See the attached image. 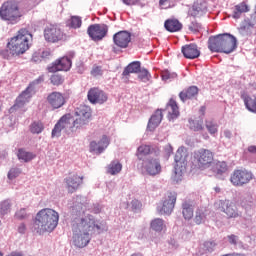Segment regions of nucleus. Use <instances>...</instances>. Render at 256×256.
<instances>
[{
  "mask_svg": "<svg viewBox=\"0 0 256 256\" xmlns=\"http://www.w3.org/2000/svg\"><path fill=\"white\" fill-rule=\"evenodd\" d=\"M84 200L85 198L78 196L71 210L72 243L78 249L87 247L94 233L99 234L107 231V223L105 221L97 220L91 214H85Z\"/></svg>",
  "mask_w": 256,
  "mask_h": 256,
  "instance_id": "1",
  "label": "nucleus"
},
{
  "mask_svg": "<svg viewBox=\"0 0 256 256\" xmlns=\"http://www.w3.org/2000/svg\"><path fill=\"white\" fill-rule=\"evenodd\" d=\"M75 115L77 117L75 120L70 115H64L58 120L52 129V139H59L62 131H77V129H82L88 125L91 121V107L81 105L75 110Z\"/></svg>",
  "mask_w": 256,
  "mask_h": 256,
  "instance_id": "2",
  "label": "nucleus"
},
{
  "mask_svg": "<svg viewBox=\"0 0 256 256\" xmlns=\"http://www.w3.org/2000/svg\"><path fill=\"white\" fill-rule=\"evenodd\" d=\"M33 39V35L27 29H20L16 36L10 39L7 49L1 50L0 55L4 59L11 57H19L29 51V42Z\"/></svg>",
  "mask_w": 256,
  "mask_h": 256,
  "instance_id": "3",
  "label": "nucleus"
},
{
  "mask_svg": "<svg viewBox=\"0 0 256 256\" xmlns=\"http://www.w3.org/2000/svg\"><path fill=\"white\" fill-rule=\"evenodd\" d=\"M59 225V213L51 208L40 210L35 217L34 229L39 235L55 231Z\"/></svg>",
  "mask_w": 256,
  "mask_h": 256,
  "instance_id": "4",
  "label": "nucleus"
},
{
  "mask_svg": "<svg viewBox=\"0 0 256 256\" xmlns=\"http://www.w3.org/2000/svg\"><path fill=\"white\" fill-rule=\"evenodd\" d=\"M208 48L213 53H233L237 49V38L225 33L216 36H211L208 40Z\"/></svg>",
  "mask_w": 256,
  "mask_h": 256,
  "instance_id": "5",
  "label": "nucleus"
},
{
  "mask_svg": "<svg viewBox=\"0 0 256 256\" xmlns=\"http://www.w3.org/2000/svg\"><path fill=\"white\" fill-rule=\"evenodd\" d=\"M21 0H10L2 4L0 8V17L3 21H8L11 25H15L21 21L23 13L19 9Z\"/></svg>",
  "mask_w": 256,
  "mask_h": 256,
  "instance_id": "6",
  "label": "nucleus"
},
{
  "mask_svg": "<svg viewBox=\"0 0 256 256\" xmlns=\"http://www.w3.org/2000/svg\"><path fill=\"white\" fill-rule=\"evenodd\" d=\"M187 157H189V154H187V148L183 146L178 148L174 158L176 166L174 168V175L172 177L175 183H179V181H183V173H185V166L187 165Z\"/></svg>",
  "mask_w": 256,
  "mask_h": 256,
  "instance_id": "7",
  "label": "nucleus"
},
{
  "mask_svg": "<svg viewBox=\"0 0 256 256\" xmlns=\"http://www.w3.org/2000/svg\"><path fill=\"white\" fill-rule=\"evenodd\" d=\"M194 163L198 169H209L213 165V152L207 149L194 152Z\"/></svg>",
  "mask_w": 256,
  "mask_h": 256,
  "instance_id": "8",
  "label": "nucleus"
},
{
  "mask_svg": "<svg viewBox=\"0 0 256 256\" xmlns=\"http://www.w3.org/2000/svg\"><path fill=\"white\" fill-rule=\"evenodd\" d=\"M215 205L218 211L225 213L228 219H237V217H241V212L237 210V206L229 200H219Z\"/></svg>",
  "mask_w": 256,
  "mask_h": 256,
  "instance_id": "9",
  "label": "nucleus"
},
{
  "mask_svg": "<svg viewBox=\"0 0 256 256\" xmlns=\"http://www.w3.org/2000/svg\"><path fill=\"white\" fill-rule=\"evenodd\" d=\"M142 170L152 177L161 173V161L159 158L148 156L142 161Z\"/></svg>",
  "mask_w": 256,
  "mask_h": 256,
  "instance_id": "10",
  "label": "nucleus"
},
{
  "mask_svg": "<svg viewBox=\"0 0 256 256\" xmlns=\"http://www.w3.org/2000/svg\"><path fill=\"white\" fill-rule=\"evenodd\" d=\"M251 179H253V173L247 170H235L230 177V181L235 187H243V185H247Z\"/></svg>",
  "mask_w": 256,
  "mask_h": 256,
  "instance_id": "11",
  "label": "nucleus"
},
{
  "mask_svg": "<svg viewBox=\"0 0 256 256\" xmlns=\"http://www.w3.org/2000/svg\"><path fill=\"white\" fill-rule=\"evenodd\" d=\"M63 31L57 25L49 24L44 29V38L48 43H58L63 39Z\"/></svg>",
  "mask_w": 256,
  "mask_h": 256,
  "instance_id": "12",
  "label": "nucleus"
},
{
  "mask_svg": "<svg viewBox=\"0 0 256 256\" xmlns=\"http://www.w3.org/2000/svg\"><path fill=\"white\" fill-rule=\"evenodd\" d=\"M107 31H109V28L105 24H92L87 29L92 41H101L107 35Z\"/></svg>",
  "mask_w": 256,
  "mask_h": 256,
  "instance_id": "13",
  "label": "nucleus"
},
{
  "mask_svg": "<svg viewBox=\"0 0 256 256\" xmlns=\"http://www.w3.org/2000/svg\"><path fill=\"white\" fill-rule=\"evenodd\" d=\"M175 203H177V196L169 194L162 202V205L157 207V211L160 215H171L173 209H175Z\"/></svg>",
  "mask_w": 256,
  "mask_h": 256,
  "instance_id": "14",
  "label": "nucleus"
},
{
  "mask_svg": "<svg viewBox=\"0 0 256 256\" xmlns=\"http://www.w3.org/2000/svg\"><path fill=\"white\" fill-rule=\"evenodd\" d=\"M71 65H73L71 58L64 56L52 63V65L48 67V71L49 73H57V71H69V69H71Z\"/></svg>",
  "mask_w": 256,
  "mask_h": 256,
  "instance_id": "15",
  "label": "nucleus"
},
{
  "mask_svg": "<svg viewBox=\"0 0 256 256\" xmlns=\"http://www.w3.org/2000/svg\"><path fill=\"white\" fill-rule=\"evenodd\" d=\"M88 101L92 105H103L107 101V94L99 88H92L88 91Z\"/></svg>",
  "mask_w": 256,
  "mask_h": 256,
  "instance_id": "16",
  "label": "nucleus"
},
{
  "mask_svg": "<svg viewBox=\"0 0 256 256\" xmlns=\"http://www.w3.org/2000/svg\"><path fill=\"white\" fill-rule=\"evenodd\" d=\"M113 42L117 47L127 49V47H129V43H131V33L128 31H120L114 34Z\"/></svg>",
  "mask_w": 256,
  "mask_h": 256,
  "instance_id": "17",
  "label": "nucleus"
},
{
  "mask_svg": "<svg viewBox=\"0 0 256 256\" xmlns=\"http://www.w3.org/2000/svg\"><path fill=\"white\" fill-rule=\"evenodd\" d=\"M47 102L52 109H61L65 105V96L61 92H51L47 96Z\"/></svg>",
  "mask_w": 256,
  "mask_h": 256,
  "instance_id": "18",
  "label": "nucleus"
},
{
  "mask_svg": "<svg viewBox=\"0 0 256 256\" xmlns=\"http://www.w3.org/2000/svg\"><path fill=\"white\" fill-rule=\"evenodd\" d=\"M188 13L191 17H203L207 13V2L197 0Z\"/></svg>",
  "mask_w": 256,
  "mask_h": 256,
  "instance_id": "19",
  "label": "nucleus"
},
{
  "mask_svg": "<svg viewBox=\"0 0 256 256\" xmlns=\"http://www.w3.org/2000/svg\"><path fill=\"white\" fill-rule=\"evenodd\" d=\"M107 147H109V138L106 135L102 136L98 142H90V151L96 153L97 155H101V153H103Z\"/></svg>",
  "mask_w": 256,
  "mask_h": 256,
  "instance_id": "20",
  "label": "nucleus"
},
{
  "mask_svg": "<svg viewBox=\"0 0 256 256\" xmlns=\"http://www.w3.org/2000/svg\"><path fill=\"white\" fill-rule=\"evenodd\" d=\"M66 187L69 193H75L79 189V185L83 183V177L73 175L65 179Z\"/></svg>",
  "mask_w": 256,
  "mask_h": 256,
  "instance_id": "21",
  "label": "nucleus"
},
{
  "mask_svg": "<svg viewBox=\"0 0 256 256\" xmlns=\"http://www.w3.org/2000/svg\"><path fill=\"white\" fill-rule=\"evenodd\" d=\"M182 53L186 59H197L201 55V51L197 44H188L182 47Z\"/></svg>",
  "mask_w": 256,
  "mask_h": 256,
  "instance_id": "22",
  "label": "nucleus"
},
{
  "mask_svg": "<svg viewBox=\"0 0 256 256\" xmlns=\"http://www.w3.org/2000/svg\"><path fill=\"white\" fill-rule=\"evenodd\" d=\"M164 111H166L168 114L167 117L170 121H173L179 117V106H177V102H175L173 99L169 100Z\"/></svg>",
  "mask_w": 256,
  "mask_h": 256,
  "instance_id": "23",
  "label": "nucleus"
},
{
  "mask_svg": "<svg viewBox=\"0 0 256 256\" xmlns=\"http://www.w3.org/2000/svg\"><path fill=\"white\" fill-rule=\"evenodd\" d=\"M161 121H163V111L158 109L148 121V131H153L154 129H157V127H159V125L161 124Z\"/></svg>",
  "mask_w": 256,
  "mask_h": 256,
  "instance_id": "24",
  "label": "nucleus"
},
{
  "mask_svg": "<svg viewBox=\"0 0 256 256\" xmlns=\"http://www.w3.org/2000/svg\"><path fill=\"white\" fill-rule=\"evenodd\" d=\"M33 93V87L28 86L26 90H24L19 97L16 99V103L13 106L14 109L17 107H23L25 103H29V99H31V94Z\"/></svg>",
  "mask_w": 256,
  "mask_h": 256,
  "instance_id": "25",
  "label": "nucleus"
},
{
  "mask_svg": "<svg viewBox=\"0 0 256 256\" xmlns=\"http://www.w3.org/2000/svg\"><path fill=\"white\" fill-rule=\"evenodd\" d=\"M164 27L166 31H169L170 33H177V31L183 29V24H181L179 20L172 18L165 21Z\"/></svg>",
  "mask_w": 256,
  "mask_h": 256,
  "instance_id": "26",
  "label": "nucleus"
},
{
  "mask_svg": "<svg viewBox=\"0 0 256 256\" xmlns=\"http://www.w3.org/2000/svg\"><path fill=\"white\" fill-rule=\"evenodd\" d=\"M199 93V88L197 86H190L186 90H183L182 92L179 93V98L183 103L187 101V99H193V97L197 96Z\"/></svg>",
  "mask_w": 256,
  "mask_h": 256,
  "instance_id": "27",
  "label": "nucleus"
},
{
  "mask_svg": "<svg viewBox=\"0 0 256 256\" xmlns=\"http://www.w3.org/2000/svg\"><path fill=\"white\" fill-rule=\"evenodd\" d=\"M241 99L244 101V105L248 111L251 113H256V96L254 98H251L247 95V93L243 92L241 94Z\"/></svg>",
  "mask_w": 256,
  "mask_h": 256,
  "instance_id": "28",
  "label": "nucleus"
},
{
  "mask_svg": "<svg viewBox=\"0 0 256 256\" xmlns=\"http://www.w3.org/2000/svg\"><path fill=\"white\" fill-rule=\"evenodd\" d=\"M249 11L250 8L249 5H247V2L239 3L234 7L232 17L233 19H241V15H243V13H249Z\"/></svg>",
  "mask_w": 256,
  "mask_h": 256,
  "instance_id": "29",
  "label": "nucleus"
},
{
  "mask_svg": "<svg viewBox=\"0 0 256 256\" xmlns=\"http://www.w3.org/2000/svg\"><path fill=\"white\" fill-rule=\"evenodd\" d=\"M253 31H255V25L247 21H245L239 28V33L242 37H251Z\"/></svg>",
  "mask_w": 256,
  "mask_h": 256,
  "instance_id": "30",
  "label": "nucleus"
},
{
  "mask_svg": "<svg viewBox=\"0 0 256 256\" xmlns=\"http://www.w3.org/2000/svg\"><path fill=\"white\" fill-rule=\"evenodd\" d=\"M17 157L21 163H29V161L35 159V154H33V152H28L25 149H19Z\"/></svg>",
  "mask_w": 256,
  "mask_h": 256,
  "instance_id": "31",
  "label": "nucleus"
},
{
  "mask_svg": "<svg viewBox=\"0 0 256 256\" xmlns=\"http://www.w3.org/2000/svg\"><path fill=\"white\" fill-rule=\"evenodd\" d=\"M141 71V62L140 61H134L131 62L123 71L122 75L124 77H127L130 73H139Z\"/></svg>",
  "mask_w": 256,
  "mask_h": 256,
  "instance_id": "32",
  "label": "nucleus"
},
{
  "mask_svg": "<svg viewBox=\"0 0 256 256\" xmlns=\"http://www.w3.org/2000/svg\"><path fill=\"white\" fill-rule=\"evenodd\" d=\"M182 215L184 219L189 221L190 219H193V205H191L189 202L185 201L182 203Z\"/></svg>",
  "mask_w": 256,
  "mask_h": 256,
  "instance_id": "33",
  "label": "nucleus"
},
{
  "mask_svg": "<svg viewBox=\"0 0 256 256\" xmlns=\"http://www.w3.org/2000/svg\"><path fill=\"white\" fill-rule=\"evenodd\" d=\"M123 169V165L119 163L118 160H113L107 168V173L110 175H117L121 173V170Z\"/></svg>",
  "mask_w": 256,
  "mask_h": 256,
  "instance_id": "34",
  "label": "nucleus"
},
{
  "mask_svg": "<svg viewBox=\"0 0 256 256\" xmlns=\"http://www.w3.org/2000/svg\"><path fill=\"white\" fill-rule=\"evenodd\" d=\"M149 153H151V146L149 145H141L137 149V157L139 161H143L146 157H149Z\"/></svg>",
  "mask_w": 256,
  "mask_h": 256,
  "instance_id": "35",
  "label": "nucleus"
},
{
  "mask_svg": "<svg viewBox=\"0 0 256 256\" xmlns=\"http://www.w3.org/2000/svg\"><path fill=\"white\" fill-rule=\"evenodd\" d=\"M207 219V210L200 208L196 210L194 222L196 225H201Z\"/></svg>",
  "mask_w": 256,
  "mask_h": 256,
  "instance_id": "36",
  "label": "nucleus"
},
{
  "mask_svg": "<svg viewBox=\"0 0 256 256\" xmlns=\"http://www.w3.org/2000/svg\"><path fill=\"white\" fill-rule=\"evenodd\" d=\"M188 123L191 131H203V118L189 119Z\"/></svg>",
  "mask_w": 256,
  "mask_h": 256,
  "instance_id": "37",
  "label": "nucleus"
},
{
  "mask_svg": "<svg viewBox=\"0 0 256 256\" xmlns=\"http://www.w3.org/2000/svg\"><path fill=\"white\" fill-rule=\"evenodd\" d=\"M150 227L153 231L160 233V231H163L165 227V221H163V219L156 218L151 221Z\"/></svg>",
  "mask_w": 256,
  "mask_h": 256,
  "instance_id": "38",
  "label": "nucleus"
},
{
  "mask_svg": "<svg viewBox=\"0 0 256 256\" xmlns=\"http://www.w3.org/2000/svg\"><path fill=\"white\" fill-rule=\"evenodd\" d=\"M205 127L210 135H215V133L219 131V125L217 122H215V120H206Z\"/></svg>",
  "mask_w": 256,
  "mask_h": 256,
  "instance_id": "39",
  "label": "nucleus"
},
{
  "mask_svg": "<svg viewBox=\"0 0 256 256\" xmlns=\"http://www.w3.org/2000/svg\"><path fill=\"white\" fill-rule=\"evenodd\" d=\"M43 129H45V126L43 125V122L40 121H35L30 125V132L34 135L43 133Z\"/></svg>",
  "mask_w": 256,
  "mask_h": 256,
  "instance_id": "40",
  "label": "nucleus"
},
{
  "mask_svg": "<svg viewBox=\"0 0 256 256\" xmlns=\"http://www.w3.org/2000/svg\"><path fill=\"white\" fill-rule=\"evenodd\" d=\"M218 246H219V243H217V241L209 240L204 242L203 249L205 253H213V251H215Z\"/></svg>",
  "mask_w": 256,
  "mask_h": 256,
  "instance_id": "41",
  "label": "nucleus"
},
{
  "mask_svg": "<svg viewBox=\"0 0 256 256\" xmlns=\"http://www.w3.org/2000/svg\"><path fill=\"white\" fill-rule=\"evenodd\" d=\"M12 205L10 199L2 201L0 203V215H7V213H10Z\"/></svg>",
  "mask_w": 256,
  "mask_h": 256,
  "instance_id": "42",
  "label": "nucleus"
},
{
  "mask_svg": "<svg viewBox=\"0 0 256 256\" xmlns=\"http://www.w3.org/2000/svg\"><path fill=\"white\" fill-rule=\"evenodd\" d=\"M138 79L142 81L143 83H147L151 79V73H149V70L145 68H140L138 71Z\"/></svg>",
  "mask_w": 256,
  "mask_h": 256,
  "instance_id": "43",
  "label": "nucleus"
},
{
  "mask_svg": "<svg viewBox=\"0 0 256 256\" xmlns=\"http://www.w3.org/2000/svg\"><path fill=\"white\" fill-rule=\"evenodd\" d=\"M15 218L19 221H23V219H29V212H27V208H20L15 213Z\"/></svg>",
  "mask_w": 256,
  "mask_h": 256,
  "instance_id": "44",
  "label": "nucleus"
},
{
  "mask_svg": "<svg viewBox=\"0 0 256 256\" xmlns=\"http://www.w3.org/2000/svg\"><path fill=\"white\" fill-rule=\"evenodd\" d=\"M241 205H242L243 209H245L246 211H249V209H251V207H253V205H254L253 197L248 196V197L244 198L241 201Z\"/></svg>",
  "mask_w": 256,
  "mask_h": 256,
  "instance_id": "45",
  "label": "nucleus"
},
{
  "mask_svg": "<svg viewBox=\"0 0 256 256\" xmlns=\"http://www.w3.org/2000/svg\"><path fill=\"white\" fill-rule=\"evenodd\" d=\"M82 21L79 16H72L70 20V27L73 29H79L81 27Z\"/></svg>",
  "mask_w": 256,
  "mask_h": 256,
  "instance_id": "46",
  "label": "nucleus"
},
{
  "mask_svg": "<svg viewBox=\"0 0 256 256\" xmlns=\"http://www.w3.org/2000/svg\"><path fill=\"white\" fill-rule=\"evenodd\" d=\"M227 171V163L225 162H218L216 163V173L218 175H223Z\"/></svg>",
  "mask_w": 256,
  "mask_h": 256,
  "instance_id": "47",
  "label": "nucleus"
},
{
  "mask_svg": "<svg viewBox=\"0 0 256 256\" xmlns=\"http://www.w3.org/2000/svg\"><path fill=\"white\" fill-rule=\"evenodd\" d=\"M19 175H21V169H19V168H12L8 172V179L13 181V179H17V177H19Z\"/></svg>",
  "mask_w": 256,
  "mask_h": 256,
  "instance_id": "48",
  "label": "nucleus"
},
{
  "mask_svg": "<svg viewBox=\"0 0 256 256\" xmlns=\"http://www.w3.org/2000/svg\"><path fill=\"white\" fill-rule=\"evenodd\" d=\"M176 77H177V73H175V72H170V71L166 70L162 73L163 81H171V79H176Z\"/></svg>",
  "mask_w": 256,
  "mask_h": 256,
  "instance_id": "49",
  "label": "nucleus"
},
{
  "mask_svg": "<svg viewBox=\"0 0 256 256\" xmlns=\"http://www.w3.org/2000/svg\"><path fill=\"white\" fill-rule=\"evenodd\" d=\"M188 29L193 33H199L201 31V24L197 21H192L188 26Z\"/></svg>",
  "mask_w": 256,
  "mask_h": 256,
  "instance_id": "50",
  "label": "nucleus"
},
{
  "mask_svg": "<svg viewBox=\"0 0 256 256\" xmlns=\"http://www.w3.org/2000/svg\"><path fill=\"white\" fill-rule=\"evenodd\" d=\"M63 81H64L63 76L59 74H54L51 76V83L54 85H61Z\"/></svg>",
  "mask_w": 256,
  "mask_h": 256,
  "instance_id": "51",
  "label": "nucleus"
},
{
  "mask_svg": "<svg viewBox=\"0 0 256 256\" xmlns=\"http://www.w3.org/2000/svg\"><path fill=\"white\" fill-rule=\"evenodd\" d=\"M227 239H228L230 245H237V243H239V237H237L234 234L228 235Z\"/></svg>",
  "mask_w": 256,
  "mask_h": 256,
  "instance_id": "52",
  "label": "nucleus"
},
{
  "mask_svg": "<svg viewBox=\"0 0 256 256\" xmlns=\"http://www.w3.org/2000/svg\"><path fill=\"white\" fill-rule=\"evenodd\" d=\"M159 5L161 9H169L171 7V0H160Z\"/></svg>",
  "mask_w": 256,
  "mask_h": 256,
  "instance_id": "53",
  "label": "nucleus"
},
{
  "mask_svg": "<svg viewBox=\"0 0 256 256\" xmlns=\"http://www.w3.org/2000/svg\"><path fill=\"white\" fill-rule=\"evenodd\" d=\"M131 207L133 211H139V209H141V202L139 200H132Z\"/></svg>",
  "mask_w": 256,
  "mask_h": 256,
  "instance_id": "54",
  "label": "nucleus"
},
{
  "mask_svg": "<svg viewBox=\"0 0 256 256\" xmlns=\"http://www.w3.org/2000/svg\"><path fill=\"white\" fill-rule=\"evenodd\" d=\"M122 3H124V5H137V3H139V0H121Z\"/></svg>",
  "mask_w": 256,
  "mask_h": 256,
  "instance_id": "55",
  "label": "nucleus"
},
{
  "mask_svg": "<svg viewBox=\"0 0 256 256\" xmlns=\"http://www.w3.org/2000/svg\"><path fill=\"white\" fill-rule=\"evenodd\" d=\"M92 75L94 77H97L98 75H101V67H95L91 71Z\"/></svg>",
  "mask_w": 256,
  "mask_h": 256,
  "instance_id": "56",
  "label": "nucleus"
},
{
  "mask_svg": "<svg viewBox=\"0 0 256 256\" xmlns=\"http://www.w3.org/2000/svg\"><path fill=\"white\" fill-rule=\"evenodd\" d=\"M27 231V227L25 226L24 223L20 224L18 227V233H21L22 235Z\"/></svg>",
  "mask_w": 256,
  "mask_h": 256,
  "instance_id": "57",
  "label": "nucleus"
},
{
  "mask_svg": "<svg viewBox=\"0 0 256 256\" xmlns=\"http://www.w3.org/2000/svg\"><path fill=\"white\" fill-rule=\"evenodd\" d=\"M223 135L226 139H231L233 137V132L230 130H224Z\"/></svg>",
  "mask_w": 256,
  "mask_h": 256,
  "instance_id": "58",
  "label": "nucleus"
},
{
  "mask_svg": "<svg viewBox=\"0 0 256 256\" xmlns=\"http://www.w3.org/2000/svg\"><path fill=\"white\" fill-rule=\"evenodd\" d=\"M51 55V52L49 51H43L41 54L42 59H47V57H49Z\"/></svg>",
  "mask_w": 256,
  "mask_h": 256,
  "instance_id": "59",
  "label": "nucleus"
},
{
  "mask_svg": "<svg viewBox=\"0 0 256 256\" xmlns=\"http://www.w3.org/2000/svg\"><path fill=\"white\" fill-rule=\"evenodd\" d=\"M248 151H249V153H254V154H256V146H255V145L249 146V147H248Z\"/></svg>",
  "mask_w": 256,
  "mask_h": 256,
  "instance_id": "60",
  "label": "nucleus"
},
{
  "mask_svg": "<svg viewBox=\"0 0 256 256\" xmlns=\"http://www.w3.org/2000/svg\"><path fill=\"white\" fill-rule=\"evenodd\" d=\"M200 113L202 114V115H205V111H206V108H205V106H201V108H200Z\"/></svg>",
  "mask_w": 256,
  "mask_h": 256,
  "instance_id": "61",
  "label": "nucleus"
},
{
  "mask_svg": "<svg viewBox=\"0 0 256 256\" xmlns=\"http://www.w3.org/2000/svg\"><path fill=\"white\" fill-rule=\"evenodd\" d=\"M167 148H168V155H171V153H173V147H171V145H168Z\"/></svg>",
  "mask_w": 256,
  "mask_h": 256,
  "instance_id": "62",
  "label": "nucleus"
},
{
  "mask_svg": "<svg viewBox=\"0 0 256 256\" xmlns=\"http://www.w3.org/2000/svg\"><path fill=\"white\" fill-rule=\"evenodd\" d=\"M75 57V52H70L69 53V58L68 59H73Z\"/></svg>",
  "mask_w": 256,
  "mask_h": 256,
  "instance_id": "63",
  "label": "nucleus"
},
{
  "mask_svg": "<svg viewBox=\"0 0 256 256\" xmlns=\"http://www.w3.org/2000/svg\"><path fill=\"white\" fill-rule=\"evenodd\" d=\"M228 256H245L244 254H228Z\"/></svg>",
  "mask_w": 256,
  "mask_h": 256,
  "instance_id": "64",
  "label": "nucleus"
}]
</instances>
